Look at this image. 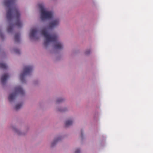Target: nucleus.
Returning <instances> with one entry per match:
<instances>
[{"instance_id": "1", "label": "nucleus", "mask_w": 153, "mask_h": 153, "mask_svg": "<svg viewBox=\"0 0 153 153\" xmlns=\"http://www.w3.org/2000/svg\"><path fill=\"white\" fill-rule=\"evenodd\" d=\"M59 23L58 19L53 20L49 23L48 26L47 27L43 28L41 31V34L45 37V40L44 42V45L47 46L50 42H53L55 48L57 49H61L63 48L62 44L58 41V36L56 34L50 35L49 31L53 28L57 26Z\"/></svg>"}, {"instance_id": "2", "label": "nucleus", "mask_w": 153, "mask_h": 153, "mask_svg": "<svg viewBox=\"0 0 153 153\" xmlns=\"http://www.w3.org/2000/svg\"><path fill=\"white\" fill-rule=\"evenodd\" d=\"M15 0H4V4L7 7L6 17L7 20L10 22L13 19L16 20V25L18 27L22 26L20 20V14L18 8L14 4Z\"/></svg>"}, {"instance_id": "3", "label": "nucleus", "mask_w": 153, "mask_h": 153, "mask_svg": "<svg viewBox=\"0 0 153 153\" xmlns=\"http://www.w3.org/2000/svg\"><path fill=\"white\" fill-rule=\"evenodd\" d=\"M39 6L40 9L41 18L42 20L50 19L52 18L53 16L52 12L46 10L42 4H39Z\"/></svg>"}, {"instance_id": "4", "label": "nucleus", "mask_w": 153, "mask_h": 153, "mask_svg": "<svg viewBox=\"0 0 153 153\" xmlns=\"http://www.w3.org/2000/svg\"><path fill=\"white\" fill-rule=\"evenodd\" d=\"M25 92L23 89L20 86L16 87L13 93L10 95L8 97V99L10 102L13 101L18 95L21 96L23 95Z\"/></svg>"}, {"instance_id": "5", "label": "nucleus", "mask_w": 153, "mask_h": 153, "mask_svg": "<svg viewBox=\"0 0 153 153\" xmlns=\"http://www.w3.org/2000/svg\"><path fill=\"white\" fill-rule=\"evenodd\" d=\"M32 69L33 67L32 66H25L24 67L23 73L20 76V80L22 82H24V78L25 76L26 75L29 74L32 71Z\"/></svg>"}, {"instance_id": "6", "label": "nucleus", "mask_w": 153, "mask_h": 153, "mask_svg": "<svg viewBox=\"0 0 153 153\" xmlns=\"http://www.w3.org/2000/svg\"><path fill=\"white\" fill-rule=\"evenodd\" d=\"M38 30L36 28H33L31 29L30 34V37L31 39H33L35 38Z\"/></svg>"}, {"instance_id": "7", "label": "nucleus", "mask_w": 153, "mask_h": 153, "mask_svg": "<svg viewBox=\"0 0 153 153\" xmlns=\"http://www.w3.org/2000/svg\"><path fill=\"white\" fill-rule=\"evenodd\" d=\"M8 75L7 74H5L3 75L1 77V81L3 84H4L8 77Z\"/></svg>"}, {"instance_id": "8", "label": "nucleus", "mask_w": 153, "mask_h": 153, "mask_svg": "<svg viewBox=\"0 0 153 153\" xmlns=\"http://www.w3.org/2000/svg\"><path fill=\"white\" fill-rule=\"evenodd\" d=\"M20 34L19 33H16L15 36V40L16 42H18L19 41Z\"/></svg>"}, {"instance_id": "9", "label": "nucleus", "mask_w": 153, "mask_h": 153, "mask_svg": "<svg viewBox=\"0 0 153 153\" xmlns=\"http://www.w3.org/2000/svg\"><path fill=\"white\" fill-rule=\"evenodd\" d=\"M73 123V121L71 120H67L66 121L65 123V126L66 127L68 126L71 125Z\"/></svg>"}, {"instance_id": "10", "label": "nucleus", "mask_w": 153, "mask_h": 153, "mask_svg": "<svg viewBox=\"0 0 153 153\" xmlns=\"http://www.w3.org/2000/svg\"><path fill=\"white\" fill-rule=\"evenodd\" d=\"M7 68V65L4 63H0V68H2L3 69H6Z\"/></svg>"}, {"instance_id": "11", "label": "nucleus", "mask_w": 153, "mask_h": 153, "mask_svg": "<svg viewBox=\"0 0 153 153\" xmlns=\"http://www.w3.org/2000/svg\"><path fill=\"white\" fill-rule=\"evenodd\" d=\"M60 138L59 137H58V138L56 139H55L54 140L53 142L52 143H51V146H53L56 143V142L59 141V140H60Z\"/></svg>"}, {"instance_id": "12", "label": "nucleus", "mask_w": 153, "mask_h": 153, "mask_svg": "<svg viewBox=\"0 0 153 153\" xmlns=\"http://www.w3.org/2000/svg\"><path fill=\"white\" fill-rule=\"evenodd\" d=\"M22 105V104H17L16 105L15 108L16 110H18L21 107Z\"/></svg>"}, {"instance_id": "13", "label": "nucleus", "mask_w": 153, "mask_h": 153, "mask_svg": "<svg viewBox=\"0 0 153 153\" xmlns=\"http://www.w3.org/2000/svg\"><path fill=\"white\" fill-rule=\"evenodd\" d=\"M13 26V25H10L8 28L7 29V31L8 32H10L12 30V28Z\"/></svg>"}, {"instance_id": "14", "label": "nucleus", "mask_w": 153, "mask_h": 153, "mask_svg": "<svg viewBox=\"0 0 153 153\" xmlns=\"http://www.w3.org/2000/svg\"><path fill=\"white\" fill-rule=\"evenodd\" d=\"M14 51L17 54L20 53V51L17 49H14Z\"/></svg>"}, {"instance_id": "15", "label": "nucleus", "mask_w": 153, "mask_h": 153, "mask_svg": "<svg viewBox=\"0 0 153 153\" xmlns=\"http://www.w3.org/2000/svg\"><path fill=\"white\" fill-rule=\"evenodd\" d=\"M62 100H63L62 98L58 99L56 101V102H61L62 101Z\"/></svg>"}, {"instance_id": "16", "label": "nucleus", "mask_w": 153, "mask_h": 153, "mask_svg": "<svg viewBox=\"0 0 153 153\" xmlns=\"http://www.w3.org/2000/svg\"><path fill=\"white\" fill-rule=\"evenodd\" d=\"M80 152V150L79 149H77L75 151V153H79Z\"/></svg>"}, {"instance_id": "17", "label": "nucleus", "mask_w": 153, "mask_h": 153, "mask_svg": "<svg viewBox=\"0 0 153 153\" xmlns=\"http://www.w3.org/2000/svg\"><path fill=\"white\" fill-rule=\"evenodd\" d=\"M90 53V51L89 50L86 51L85 52V54H89Z\"/></svg>"}, {"instance_id": "18", "label": "nucleus", "mask_w": 153, "mask_h": 153, "mask_svg": "<svg viewBox=\"0 0 153 153\" xmlns=\"http://www.w3.org/2000/svg\"><path fill=\"white\" fill-rule=\"evenodd\" d=\"M0 36H1V37L2 38H3V35L2 34H0Z\"/></svg>"}, {"instance_id": "19", "label": "nucleus", "mask_w": 153, "mask_h": 153, "mask_svg": "<svg viewBox=\"0 0 153 153\" xmlns=\"http://www.w3.org/2000/svg\"><path fill=\"white\" fill-rule=\"evenodd\" d=\"M82 133H81V136L82 137Z\"/></svg>"}]
</instances>
